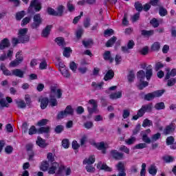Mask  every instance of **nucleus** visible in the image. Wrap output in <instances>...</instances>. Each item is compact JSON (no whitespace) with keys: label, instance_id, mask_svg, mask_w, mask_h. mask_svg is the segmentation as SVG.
Returning a JSON list of instances; mask_svg holds the SVG:
<instances>
[{"label":"nucleus","instance_id":"7c9ffc66","mask_svg":"<svg viewBox=\"0 0 176 176\" xmlns=\"http://www.w3.org/2000/svg\"><path fill=\"white\" fill-rule=\"evenodd\" d=\"M15 102L20 109H23V108H25L27 107V104H25V102L23 100H15Z\"/></svg>","mask_w":176,"mask_h":176},{"label":"nucleus","instance_id":"7ed1b4c3","mask_svg":"<svg viewBox=\"0 0 176 176\" xmlns=\"http://www.w3.org/2000/svg\"><path fill=\"white\" fill-rule=\"evenodd\" d=\"M27 32H28V28H21L18 33V38H20V41H23L25 43L30 41V36L27 34Z\"/></svg>","mask_w":176,"mask_h":176},{"label":"nucleus","instance_id":"58836bf2","mask_svg":"<svg viewBox=\"0 0 176 176\" xmlns=\"http://www.w3.org/2000/svg\"><path fill=\"white\" fill-rule=\"evenodd\" d=\"M150 24H151L154 28H157V27L160 25V23H159V21L156 18H153L150 21Z\"/></svg>","mask_w":176,"mask_h":176},{"label":"nucleus","instance_id":"6e6552de","mask_svg":"<svg viewBox=\"0 0 176 176\" xmlns=\"http://www.w3.org/2000/svg\"><path fill=\"white\" fill-rule=\"evenodd\" d=\"M117 170L119 171L117 176H126V169L124 168V164L122 162H118L116 165Z\"/></svg>","mask_w":176,"mask_h":176},{"label":"nucleus","instance_id":"ea45409f","mask_svg":"<svg viewBox=\"0 0 176 176\" xmlns=\"http://www.w3.org/2000/svg\"><path fill=\"white\" fill-rule=\"evenodd\" d=\"M60 72L65 78H69V76H71V74H69V71H68L67 67L63 69H60Z\"/></svg>","mask_w":176,"mask_h":176},{"label":"nucleus","instance_id":"f704fd0d","mask_svg":"<svg viewBox=\"0 0 176 176\" xmlns=\"http://www.w3.org/2000/svg\"><path fill=\"white\" fill-rule=\"evenodd\" d=\"M54 42L55 43H56V45H65V39L64 38V37H56L54 39Z\"/></svg>","mask_w":176,"mask_h":176},{"label":"nucleus","instance_id":"3c124183","mask_svg":"<svg viewBox=\"0 0 176 176\" xmlns=\"http://www.w3.org/2000/svg\"><path fill=\"white\" fill-rule=\"evenodd\" d=\"M166 145H173L175 142V139L173 136H168L166 140Z\"/></svg>","mask_w":176,"mask_h":176},{"label":"nucleus","instance_id":"423d86ee","mask_svg":"<svg viewBox=\"0 0 176 176\" xmlns=\"http://www.w3.org/2000/svg\"><path fill=\"white\" fill-rule=\"evenodd\" d=\"M89 104L92 105L93 107H87V111L89 113V115H92V113H94L96 111H97V107H98L97 105V102H96V100L91 99L89 100Z\"/></svg>","mask_w":176,"mask_h":176},{"label":"nucleus","instance_id":"338daca9","mask_svg":"<svg viewBox=\"0 0 176 176\" xmlns=\"http://www.w3.org/2000/svg\"><path fill=\"white\" fill-rule=\"evenodd\" d=\"M117 39L118 38H116V36H113L107 41L106 45H115V43L116 42Z\"/></svg>","mask_w":176,"mask_h":176},{"label":"nucleus","instance_id":"864d4df0","mask_svg":"<svg viewBox=\"0 0 176 176\" xmlns=\"http://www.w3.org/2000/svg\"><path fill=\"white\" fill-rule=\"evenodd\" d=\"M150 5H151V6H157L159 8L162 5V2H160V0H150Z\"/></svg>","mask_w":176,"mask_h":176},{"label":"nucleus","instance_id":"de8ad7c7","mask_svg":"<svg viewBox=\"0 0 176 176\" xmlns=\"http://www.w3.org/2000/svg\"><path fill=\"white\" fill-rule=\"evenodd\" d=\"M47 123H49V120L42 119L37 122V126H38L39 127H43V126H46Z\"/></svg>","mask_w":176,"mask_h":176},{"label":"nucleus","instance_id":"bf43d9fd","mask_svg":"<svg viewBox=\"0 0 176 176\" xmlns=\"http://www.w3.org/2000/svg\"><path fill=\"white\" fill-rule=\"evenodd\" d=\"M136 140L137 139L135 138V137L131 136L129 139L125 140V143L126 144V145H133Z\"/></svg>","mask_w":176,"mask_h":176},{"label":"nucleus","instance_id":"774afa93","mask_svg":"<svg viewBox=\"0 0 176 176\" xmlns=\"http://www.w3.org/2000/svg\"><path fill=\"white\" fill-rule=\"evenodd\" d=\"M166 80H168V82H167L168 86H169L170 87L174 86V85H175V83H176V78L166 79Z\"/></svg>","mask_w":176,"mask_h":176},{"label":"nucleus","instance_id":"20e7f679","mask_svg":"<svg viewBox=\"0 0 176 176\" xmlns=\"http://www.w3.org/2000/svg\"><path fill=\"white\" fill-rule=\"evenodd\" d=\"M175 124L174 122L170 123L164 128L163 131L164 135H170V134H173L174 131H175Z\"/></svg>","mask_w":176,"mask_h":176},{"label":"nucleus","instance_id":"393cba45","mask_svg":"<svg viewBox=\"0 0 176 176\" xmlns=\"http://www.w3.org/2000/svg\"><path fill=\"white\" fill-rule=\"evenodd\" d=\"M38 134H47L49 133H50V126H41L38 129Z\"/></svg>","mask_w":176,"mask_h":176},{"label":"nucleus","instance_id":"a878e982","mask_svg":"<svg viewBox=\"0 0 176 176\" xmlns=\"http://www.w3.org/2000/svg\"><path fill=\"white\" fill-rule=\"evenodd\" d=\"M162 160L164 163L169 164L170 163H173L175 159L174 157L171 155H164L162 157Z\"/></svg>","mask_w":176,"mask_h":176},{"label":"nucleus","instance_id":"ddd939ff","mask_svg":"<svg viewBox=\"0 0 176 176\" xmlns=\"http://www.w3.org/2000/svg\"><path fill=\"white\" fill-rule=\"evenodd\" d=\"M145 76L147 80H151V78H152V76H153V69H152V65H149L146 68Z\"/></svg>","mask_w":176,"mask_h":176},{"label":"nucleus","instance_id":"f03ea898","mask_svg":"<svg viewBox=\"0 0 176 176\" xmlns=\"http://www.w3.org/2000/svg\"><path fill=\"white\" fill-rule=\"evenodd\" d=\"M43 19H42V16H41V14H36L33 16V23L31 25V28L32 30H38V27H41Z\"/></svg>","mask_w":176,"mask_h":176},{"label":"nucleus","instance_id":"c756f323","mask_svg":"<svg viewBox=\"0 0 176 176\" xmlns=\"http://www.w3.org/2000/svg\"><path fill=\"white\" fill-rule=\"evenodd\" d=\"M24 16H25V11L22 10L16 13L15 19L17 21H20Z\"/></svg>","mask_w":176,"mask_h":176},{"label":"nucleus","instance_id":"cd10ccee","mask_svg":"<svg viewBox=\"0 0 176 176\" xmlns=\"http://www.w3.org/2000/svg\"><path fill=\"white\" fill-rule=\"evenodd\" d=\"M71 53H72V50L69 47H66L64 48L63 54L64 57H67V58H69L71 57Z\"/></svg>","mask_w":176,"mask_h":176},{"label":"nucleus","instance_id":"4be33fe9","mask_svg":"<svg viewBox=\"0 0 176 176\" xmlns=\"http://www.w3.org/2000/svg\"><path fill=\"white\" fill-rule=\"evenodd\" d=\"M49 162L48 161H43L41 164L40 170L41 171H47L49 170Z\"/></svg>","mask_w":176,"mask_h":176},{"label":"nucleus","instance_id":"c9c22d12","mask_svg":"<svg viewBox=\"0 0 176 176\" xmlns=\"http://www.w3.org/2000/svg\"><path fill=\"white\" fill-rule=\"evenodd\" d=\"M154 108L157 111H160L162 109H164L166 108V105L164 104V102H160L155 104Z\"/></svg>","mask_w":176,"mask_h":176},{"label":"nucleus","instance_id":"e433bc0d","mask_svg":"<svg viewBox=\"0 0 176 176\" xmlns=\"http://www.w3.org/2000/svg\"><path fill=\"white\" fill-rule=\"evenodd\" d=\"M64 111L67 116L70 115L72 116L74 115V109H72V106L71 105H67Z\"/></svg>","mask_w":176,"mask_h":176},{"label":"nucleus","instance_id":"680f3d73","mask_svg":"<svg viewBox=\"0 0 176 176\" xmlns=\"http://www.w3.org/2000/svg\"><path fill=\"white\" fill-rule=\"evenodd\" d=\"M47 159L50 163H54V155H53V153H48L47 154Z\"/></svg>","mask_w":176,"mask_h":176},{"label":"nucleus","instance_id":"4c0bfd02","mask_svg":"<svg viewBox=\"0 0 176 176\" xmlns=\"http://www.w3.org/2000/svg\"><path fill=\"white\" fill-rule=\"evenodd\" d=\"M140 54L142 56H146L149 53V47L148 46H145L143 48H142L140 50H139Z\"/></svg>","mask_w":176,"mask_h":176},{"label":"nucleus","instance_id":"e2e57ef3","mask_svg":"<svg viewBox=\"0 0 176 176\" xmlns=\"http://www.w3.org/2000/svg\"><path fill=\"white\" fill-rule=\"evenodd\" d=\"M142 138V141H144L145 144H151V138L148 137V135H146V133H143Z\"/></svg>","mask_w":176,"mask_h":176},{"label":"nucleus","instance_id":"5fc2aeb1","mask_svg":"<svg viewBox=\"0 0 176 176\" xmlns=\"http://www.w3.org/2000/svg\"><path fill=\"white\" fill-rule=\"evenodd\" d=\"M83 126L85 129H87V130H90V129H91L94 126V124H93V122L87 121L83 124Z\"/></svg>","mask_w":176,"mask_h":176},{"label":"nucleus","instance_id":"1a4fd4ad","mask_svg":"<svg viewBox=\"0 0 176 176\" xmlns=\"http://www.w3.org/2000/svg\"><path fill=\"white\" fill-rule=\"evenodd\" d=\"M53 28V25H47L42 31L41 36L43 38H47L50 35V32Z\"/></svg>","mask_w":176,"mask_h":176},{"label":"nucleus","instance_id":"79ce46f5","mask_svg":"<svg viewBox=\"0 0 176 176\" xmlns=\"http://www.w3.org/2000/svg\"><path fill=\"white\" fill-rule=\"evenodd\" d=\"M83 28H78L76 31V36L77 38V39H80L82 38V35H83Z\"/></svg>","mask_w":176,"mask_h":176},{"label":"nucleus","instance_id":"0e129e2a","mask_svg":"<svg viewBox=\"0 0 176 176\" xmlns=\"http://www.w3.org/2000/svg\"><path fill=\"white\" fill-rule=\"evenodd\" d=\"M47 13H48L50 16H57L56 11H55L54 8H52L50 7L47 8Z\"/></svg>","mask_w":176,"mask_h":176},{"label":"nucleus","instance_id":"052dcab7","mask_svg":"<svg viewBox=\"0 0 176 176\" xmlns=\"http://www.w3.org/2000/svg\"><path fill=\"white\" fill-rule=\"evenodd\" d=\"M40 2L38 0H32V1L30 2V6L28 8L29 13H31V8H34Z\"/></svg>","mask_w":176,"mask_h":176},{"label":"nucleus","instance_id":"bb28decb","mask_svg":"<svg viewBox=\"0 0 176 176\" xmlns=\"http://www.w3.org/2000/svg\"><path fill=\"white\" fill-rule=\"evenodd\" d=\"M145 72L144 70H140L137 73V78L140 82L145 80Z\"/></svg>","mask_w":176,"mask_h":176},{"label":"nucleus","instance_id":"f3484780","mask_svg":"<svg viewBox=\"0 0 176 176\" xmlns=\"http://www.w3.org/2000/svg\"><path fill=\"white\" fill-rule=\"evenodd\" d=\"M96 162V157L94 155H91L89 157V158H85L83 160V164H88V166H91V164H94V162Z\"/></svg>","mask_w":176,"mask_h":176},{"label":"nucleus","instance_id":"aec40b11","mask_svg":"<svg viewBox=\"0 0 176 176\" xmlns=\"http://www.w3.org/2000/svg\"><path fill=\"white\" fill-rule=\"evenodd\" d=\"M12 75L18 78H24V72L20 69H15L12 70Z\"/></svg>","mask_w":176,"mask_h":176},{"label":"nucleus","instance_id":"dca6fc26","mask_svg":"<svg viewBox=\"0 0 176 176\" xmlns=\"http://www.w3.org/2000/svg\"><path fill=\"white\" fill-rule=\"evenodd\" d=\"M103 58L105 61H109L110 63H113L115 59L111 56V51H105L103 54Z\"/></svg>","mask_w":176,"mask_h":176},{"label":"nucleus","instance_id":"37998d69","mask_svg":"<svg viewBox=\"0 0 176 176\" xmlns=\"http://www.w3.org/2000/svg\"><path fill=\"white\" fill-rule=\"evenodd\" d=\"M152 124H153L152 121H151V120L148 118H146L145 120H144L142 126V127H151Z\"/></svg>","mask_w":176,"mask_h":176},{"label":"nucleus","instance_id":"09e8293b","mask_svg":"<svg viewBox=\"0 0 176 176\" xmlns=\"http://www.w3.org/2000/svg\"><path fill=\"white\" fill-rule=\"evenodd\" d=\"M67 8L68 12L72 13V12H75V6L71 3V1H68L67 3Z\"/></svg>","mask_w":176,"mask_h":176},{"label":"nucleus","instance_id":"49530a36","mask_svg":"<svg viewBox=\"0 0 176 176\" xmlns=\"http://www.w3.org/2000/svg\"><path fill=\"white\" fill-rule=\"evenodd\" d=\"M148 148L146 143H140L134 146L133 149H144Z\"/></svg>","mask_w":176,"mask_h":176},{"label":"nucleus","instance_id":"f257e3e1","mask_svg":"<svg viewBox=\"0 0 176 176\" xmlns=\"http://www.w3.org/2000/svg\"><path fill=\"white\" fill-rule=\"evenodd\" d=\"M166 93V89H160L151 93H148L144 96V101H153L155 98L162 97Z\"/></svg>","mask_w":176,"mask_h":176},{"label":"nucleus","instance_id":"473e14b6","mask_svg":"<svg viewBox=\"0 0 176 176\" xmlns=\"http://www.w3.org/2000/svg\"><path fill=\"white\" fill-rule=\"evenodd\" d=\"M174 78V76H176V69H172L170 72H168L166 73L165 79H170V77Z\"/></svg>","mask_w":176,"mask_h":176},{"label":"nucleus","instance_id":"a18cd8bd","mask_svg":"<svg viewBox=\"0 0 176 176\" xmlns=\"http://www.w3.org/2000/svg\"><path fill=\"white\" fill-rule=\"evenodd\" d=\"M134 6L138 12H142V9H144L142 4L140 1H135Z\"/></svg>","mask_w":176,"mask_h":176},{"label":"nucleus","instance_id":"13d9d810","mask_svg":"<svg viewBox=\"0 0 176 176\" xmlns=\"http://www.w3.org/2000/svg\"><path fill=\"white\" fill-rule=\"evenodd\" d=\"M36 133H38V129H36L35 126H31L29 129V135H34V134H36Z\"/></svg>","mask_w":176,"mask_h":176},{"label":"nucleus","instance_id":"39448f33","mask_svg":"<svg viewBox=\"0 0 176 176\" xmlns=\"http://www.w3.org/2000/svg\"><path fill=\"white\" fill-rule=\"evenodd\" d=\"M98 170H103L106 173H112V168L108 166L106 163L102 164V162L100 161L96 165Z\"/></svg>","mask_w":176,"mask_h":176},{"label":"nucleus","instance_id":"5701e85b","mask_svg":"<svg viewBox=\"0 0 176 176\" xmlns=\"http://www.w3.org/2000/svg\"><path fill=\"white\" fill-rule=\"evenodd\" d=\"M122 91H119L116 93H113L109 95V98L111 100H118V98H122Z\"/></svg>","mask_w":176,"mask_h":176},{"label":"nucleus","instance_id":"2eb2a0df","mask_svg":"<svg viewBox=\"0 0 176 176\" xmlns=\"http://www.w3.org/2000/svg\"><path fill=\"white\" fill-rule=\"evenodd\" d=\"M36 144L40 148H46L47 146V144L46 143V140L45 139H43L40 136H38Z\"/></svg>","mask_w":176,"mask_h":176},{"label":"nucleus","instance_id":"a211bd4d","mask_svg":"<svg viewBox=\"0 0 176 176\" xmlns=\"http://www.w3.org/2000/svg\"><path fill=\"white\" fill-rule=\"evenodd\" d=\"M159 11L158 13L161 17H164L168 14V12L167 11V9L163 6V5H160L159 7Z\"/></svg>","mask_w":176,"mask_h":176},{"label":"nucleus","instance_id":"8fccbe9b","mask_svg":"<svg viewBox=\"0 0 176 176\" xmlns=\"http://www.w3.org/2000/svg\"><path fill=\"white\" fill-rule=\"evenodd\" d=\"M12 45H19V43H25L24 41L20 40V37L16 38L14 37L12 39Z\"/></svg>","mask_w":176,"mask_h":176},{"label":"nucleus","instance_id":"9d476101","mask_svg":"<svg viewBox=\"0 0 176 176\" xmlns=\"http://www.w3.org/2000/svg\"><path fill=\"white\" fill-rule=\"evenodd\" d=\"M94 146L98 151H102V153L103 155H105V153H107V147L105 146V143L104 142L94 143Z\"/></svg>","mask_w":176,"mask_h":176},{"label":"nucleus","instance_id":"4468645a","mask_svg":"<svg viewBox=\"0 0 176 176\" xmlns=\"http://www.w3.org/2000/svg\"><path fill=\"white\" fill-rule=\"evenodd\" d=\"M114 76H115V72H113V70L109 69L106 73V74L104 75L103 79L104 80H105V82H107V80H111L113 79Z\"/></svg>","mask_w":176,"mask_h":176},{"label":"nucleus","instance_id":"2f4dec72","mask_svg":"<svg viewBox=\"0 0 176 176\" xmlns=\"http://www.w3.org/2000/svg\"><path fill=\"white\" fill-rule=\"evenodd\" d=\"M148 173L151 174V175L155 176L156 174H157V168H156L155 165H151L148 168Z\"/></svg>","mask_w":176,"mask_h":176},{"label":"nucleus","instance_id":"f8f14e48","mask_svg":"<svg viewBox=\"0 0 176 176\" xmlns=\"http://www.w3.org/2000/svg\"><path fill=\"white\" fill-rule=\"evenodd\" d=\"M51 164V166L48 168V174H56V171H57V169L60 167V164L54 162Z\"/></svg>","mask_w":176,"mask_h":176},{"label":"nucleus","instance_id":"a19ab883","mask_svg":"<svg viewBox=\"0 0 176 176\" xmlns=\"http://www.w3.org/2000/svg\"><path fill=\"white\" fill-rule=\"evenodd\" d=\"M63 131H64V126L63 125H57L54 128V132L56 133V134H61Z\"/></svg>","mask_w":176,"mask_h":176},{"label":"nucleus","instance_id":"6ab92c4d","mask_svg":"<svg viewBox=\"0 0 176 176\" xmlns=\"http://www.w3.org/2000/svg\"><path fill=\"white\" fill-rule=\"evenodd\" d=\"M142 108H143V110H144V112L151 113V112H152V111L153 110V103L150 102L148 104L142 105Z\"/></svg>","mask_w":176,"mask_h":176},{"label":"nucleus","instance_id":"b1692460","mask_svg":"<svg viewBox=\"0 0 176 176\" xmlns=\"http://www.w3.org/2000/svg\"><path fill=\"white\" fill-rule=\"evenodd\" d=\"M64 10H65V7L63 5L59 6L56 11V16L58 17H63L64 15Z\"/></svg>","mask_w":176,"mask_h":176},{"label":"nucleus","instance_id":"c85d7f7f","mask_svg":"<svg viewBox=\"0 0 176 176\" xmlns=\"http://www.w3.org/2000/svg\"><path fill=\"white\" fill-rule=\"evenodd\" d=\"M127 79L129 83H133V82H134V79H135V74H134L133 70L129 71V74L127 75Z\"/></svg>","mask_w":176,"mask_h":176},{"label":"nucleus","instance_id":"c03bdc74","mask_svg":"<svg viewBox=\"0 0 176 176\" xmlns=\"http://www.w3.org/2000/svg\"><path fill=\"white\" fill-rule=\"evenodd\" d=\"M140 84L138 85V89L139 90H143L144 89H145V87H147V86H148L149 82H148L147 81L143 80V81H140Z\"/></svg>","mask_w":176,"mask_h":176},{"label":"nucleus","instance_id":"6e6d98bb","mask_svg":"<svg viewBox=\"0 0 176 176\" xmlns=\"http://www.w3.org/2000/svg\"><path fill=\"white\" fill-rule=\"evenodd\" d=\"M30 21H31V17L30 16L25 17L21 21V27H24V25H27V24H28Z\"/></svg>","mask_w":176,"mask_h":176},{"label":"nucleus","instance_id":"0eeeda50","mask_svg":"<svg viewBox=\"0 0 176 176\" xmlns=\"http://www.w3.org/2000/svg\"><path fill=\"white\" fill-rule=\"evenodd\" d=\"M110 155L115 160H122V159H123V157L124 156V154H123V153H119V151L115 149L110 151Z\"/></svg>","mask_w":176,"mask_h":176},{"label":"nucleus","instance_id":"4d7b16f0","mask_svg":"<svg viewBox=\"0 0 176 176\" xmlns=\"http://www.w3.org/2000/svg\"><path fill=\"white\" fill-rule=\"evenodd\" d=\"M62 146L65 149H68L69 148V140L68 139H63L62 140Z\"/></svg>","mask_w":176,"mask_h":176},{"label":"nucleus","instance_id":"9b49d317","mask_svg":"<svg viewBox=\"0 0 176 176\" xmlns=\"http://www.w3.org/2000/svg\"><path fill=\"white\" fill-rule=\"evenodd\" d=\"M38 101L41 102L40 107L41 109H46L47 108V105H49V98L44 97L39 99Z\"/></svg>","mask_w":176,"mask_h":176},{"label":"nucleus","instance_id":"412c9836","mask_svg":"<svg viewBox=\"0 0 176 176\" xmlns=\"http://www.w3.org/2000/svg\"><path fill=\"white\" fill-rule=\"evenodd\" d=\"M155 34L154 30H142L141 31V34L142 36H144L145 38H149V36H152Z\"/></svg>","mask_w":176,"mask_h":176},{"label":"nucleus","instance_id":"69168bd1","mask_svg":"<svg viewBox=\"0 0 176 176\" xmlns=\"http://www.w3.org/2000/svg\"><path fill=\"white\" fill-rule=\"evenodd\" d=\"M146 164L143 163L142 164V169L140 170V176H145V174H146Z\"/></svg>","mask_w":176,"mask_h":176},{"label":"nucleus","instance_id":"603ef678","mask_svg":"<svg viewBox=\"0 0 176 176\" xmlns=\"http://www.w3.org/2000/svg\"><path fill=\"white\" fill-rule=\"evenodd\" d=\"M119 151H120V152H124V153H126V155H130V148H127V146L124 145H122L120 147Z\"/></svg>","mask_w":176,"mask_h":176},{"label":"nucleus","instance_id":"72a5a7b5","mask_svg":"<svg viewBox=\"0 0 176 176\" xmlns=\"http://www.w3.org/2000/svg\"><path fill=\"white\" fill-rule=\"evenodd\" d=\"M50 107L52 108L58 105V102L56 98H50L49 100Z\"/></svg>","mask_w":176,"mask_h":176}]
</instances>
